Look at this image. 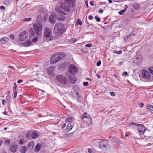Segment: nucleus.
Returning a JSON list of instances; mask_svg holds the SVG:
<instances>
[{
    "label": "nucleus",
    "instance_id": "obj_1",
    "mask_svg": "<svg viewBox=\"0 0 153 153\" xmlns=\"http://www.w3.org/2000/svg\"><path fill=\"white\" fill-rule=\"evenodd\" d=\"M75 5V0H64L59 5V8L65 12H69Z\"/></svg>",
    "mask_w": 153,
    "mask_h": 153
},
{
    "label": "nucleus",
    "instance_id": "obj_2",
    "mask_svg": "<svg viewBox=\"0 0 153 153\" xmlns=\"http://www.w3.org/2000/svg\"><path fill=\"white\" fill-rule=\"evenodd\" d=\"M65 31L64 25L62 23L57 22L56 23L53 30L55 34H60Z\"/></svg>",
    "mask_w": 153,
    "mask_h": 153
},
{
    "label": "nucleus",
    "instance_id": "obj_3",
    "mask_svg": "<svg viewBox=\"0 0 153 153\" xmlns=\"http://www.w3.org/2000/svg\"><path fill=\"white\" fill-rule=\"evenodd\" d=\"M56 79L57 82L61 85L66 84L68 82L67 78L62 75H58L56 77Z\"/></svg>",
    "mask_w": 153,
    "mask_h": 153
},
{
    "label": "nucleus",
    "instance_id": "obj_4",
    "mask_svg": "<svg viewBox=\"0 0 153 153\" xmlns=\"http://www.w3.org/2000/svg\"><path fill=\"white\" fill-rule=\"evenodd\" d=\"M44 36L48 40L53 39V37L52 35V32L50 29L45 27L44 31Z\"/></svg>",
    "mask_w": 153,
    "mask_h": 153
},
{
    "label": "nucleus",
    "instance_id": "obj_5",
    "mask_svg": "<svg viewBox=\"0 0 153 153\" xmlns=\"http://www.w3.org/2000/svg\"><path fill=\"white\" fill-rule=\"evenodd\" d=\"M39 136V134L35 131L28 132L26 134V137L27 139H35Z\"/></svg>",
    "mask_w": 153,
    "mask_h": 153
},
{
    "label": "nucleus",
    "instance_id": "obj_6",
    "mask_svg": "<svg viewBox=\"0 0 153 153\" xmlns=\"http://www.w3.org/2000/svg\"><path fill=\"white\" fill-rule=\"evenodd\" d=\"M33 29L37 35H40L42 32V26L39 23H36L33 25Z\"/></svg>",
    "mask_w": 153,
    "mask_h": 153
},
{
    "label": "nucleus",
    "instance_id": "obj_7",
    "mask_svg": "<svg viewBox=\"0 0 153 153\" xmlns=\"http://www.w3.org/2000/svg\"><path fill=\"white\" fill-rule=\"evenodd\" d=\"M137 129L140 135H143L146 130V128L142 125L138 124Z\"/></svg>",
    "mask_w": 153,
    "mask_h": 153
},
{
    "label": "nucleus",
    "instance_id": "obj_8",
    "mask_svg": "<svg viewBox=\"0 0 153 153\" xmlns=\"http://www.w3.org/2000/svg\"><path fill=\"white\" fill-rule=\"evenodd\" d=\"M78 71L77 68L73 64H71L69 67L68 72L69 73L73 74L77 73Z\"/></svg>",
    "mask_w": 153,
    "mask_h": 153
},
{
    "label": "nucleus",
    "instance_id": "obj_9",
    "mask_svg": "<svg viewBox=\"0 0 153 153\" xmlns=\"http://www.w3.org/2000/svg\"><path fill=\"white\" fill-rule=\"evenodd\" d=\"M141 74L142 77L145 79H148L151 77V75L149 72L146 70H143Z\"/></svg>",
    "mask_w": 153,
    "mask_h": 153
},
{
    "label": "nucleus",
    "instance_id": "obj_10",
    "mask_svg": "<svg viewBox=\"0 0 153 153\" xmlns=\"http://www.w3.org/2000/svg\"><path fill=\"white\" fill-rule=\"evenodd\" d=\"M59 14V16L58 17V20L59 21H63L65 20V18L64 15H66V13L62 11L58 10L57 11Z\"/></svg>",
    "mask_w": 153,
    "mask_h": 153
},
{
    "label": "nucleus",
    "instance_id": "obj_11",
    "mask_svg": "<svg viewBox=\"0 0 153 153\" xmlns=\"http://www.w3.org/2000/svg\"><path fill=\"white\" fill-rule=\"evenodd\" d=\"M58 56L57 53L54 54L52 56L50 60L51 63L54 64L60 61Z\"/></svg>",
    "mask_w": 153,
    "mask_h": 153
},
{
    "label": "nucleus",
    "instance_id": "obj_12",
    "mask_svg": "<svg viewBox=\"0 0 153 153\" xmlns=\"http://www.w3.org/2000/svg\"><path fill=\"white\" fill-rule=\"evenodd\" d=\"M28 36V33L26 31H24L21 32L19 35V38L20 40L23 41L25 40Z\"/></svg>",
    "mask_w": 153,
    "mask_h": 153
},
{
    "label": "nucleus",
    "instance_id": "obj_13",
    "mask_svg": "<svg viewBox=\"0 0 153 153\" xmlns=\"http://www.w3.org/2000/svg\"><path fill=\"white\" fill-rule=\"evenodd\" d=\"M55 68L54 67H50L47 69V72L48 74L50 76H53V71L54 70Z\"/></svg>",
    "mask_w": 153,
    "mask_h": 153
},
{
    "label": "nucleus",
    "instance_id": "obj_14",
    "mask_svg": "<svg viewBox=\"0 0 153 153\" xmlns=\"http://www.w3.org/2000/svg\"><path fill=\"white\" fill-rule=\"evenodd\" d=\"M107 145L108 144L105 141L100 142L99 144L100 147L102 149H106Z\"/></svg>",
    "mask_w": 153,
    "mask_h": 153
},
{
    "label": "nucleus",
    "instance_id": "obj_15",
    "mask_svg": "<svg viewBox=\"0 0 153 153\" xmlns=\"http://www.w3.org/2000/svg\"><path fill=\"white\" fill-rule=\"evenodd\" d=\"M55 15L54 14H52L49 16V22L51 23L54 24L56 22Z\"/></svg>",
    "mask_w": 153,
    "mask_h": 153
},
{
    "label": "nucleus",
    "instance_id": "obj_16",
    "mask_svg": "<svg viewBox=\"0 0 153 153\" xmlns=\"http://www.w3.org/2000/svg\"><path fill=\"white\" fill-rule=\"evenodd\" d=\"M74 126V124L73 123H69L66 128V131H69L71 130Z\"/></svg>",
    "mask_w": 153,
    "mask_h": 153
},
{
    "label": "nucleus",
    "instance_id": "obj_17",
    "mask_svg": "<svg viewBox=\"0 0 153 153\" xmlns=\"http://www.w3.org/2000/svg\"><path fill=\"white\" fill-rule=\"evenodd\" d=\"M32 42L29 40H27L23 43V46L25 47H27L32 45Z\"/></svg>",
    "mask_w": 153,
    "mask_h": 153
},
{
    "label": "nucleus",
    "instance_id": "obj_18",
    "mask_svg": "<svg viewBox=\"0 0 153 153\" xmlns=\"http://www.w3.org/2000/svg\"><path fill=\"white\" fill-rule=\"evenodd\" d=\"M109 140L113 142H114L118 143H120V141H119L116 138L114 137L111 136L109 137Z\"/></svg>",
    "mask_w": 153,
    "mask_h": 153
},
{
    "label": "nucleus",
    "instance_id": "obj_19",
    "mask_svg": "<svg viewBox=\"0 0 153 153\" xmlns=\"http://www.w3.org/2000/svg\"><path fill=\"white\" fill-rule=\"evenodd\" d=\"M9 40V39L6 37H4L0 39V42L2 44H5Z\"/></svg>",
    "mask_w": 153,
    "mask_h": 153
},
{
    "label": "nucleus",
    "instance_id": "obj_20",
    "mask_svg": "<svg viewBox=\"0 0 153 153\" xmlns=\"http://www.w3.org/2000/svg\"><path fill=\"white\" fill-rule=\"evenodd\" d=\"M59 56V58L60 60L61 59L64 58L66 57V55L64 53L59 52L56 53Z\"/></svg>",
    "mask_w": 153,
    "mask_h": 153
},
{
    "label": "nucleus",
    "instance_id": "obj_21",
    "mask_svg": "<svg viewBox=\"0 0 153 153\" xmlns=\"http://www.w3.org/2000/svg\"><path fill=\"white\" fill-rule=\"evenodd\" d=\"M27 147L28 149L31 150L34 146V143L33 141H30L27 144Z\"/></svg>",
    "mask_w": 153,
    "mask_h": 153
},
{
    "label": "nucleus",
    "instance_id": "obj_22",
    "mask_svg": "<svg viewBox=\"0 0 153 153\" xmlns=\"http://www.w3.org/2000/svg\"><path fill=\"white\" fill-rule=\"evenodd\" d=\"M100 142L98 139H95L93 140L91 142V143L94 146H97L98 144H99Z\"/></svg>",
    "mask_w": 153,
    "mask_h": 153
},
{
    "label": "nucleus",
    "instance_id": "obj_23",
    "mask_svg": "<svg viewBox=\"0 0 153 153\" xmlns=\"http://www.w3.org/2000/svg\"><path fill=\"white\" fill-rule=\"evenodd\" d=\"M42 145L40 143H38L35 148V151L36 152L39 151L41 149Z\"/></svg>",
    "mask_w": 153,
    "mask_h": 153
},
{
    "label": "nucleus",
    "instance_id": "obj_24",
    "mask_svg": "<svg viewBox=\"0 0 153 153\" xmlns=\"http://www.w3.org/2000/svg\"><path fill=\"white\" fill-rule=\"evenodd\" d=\"M69 81L71 83H74L76 82V79L74 77H71V76H70L69 78Z\"/></svg>",
    "mask_w": 153,
    "mask_h": 153
},
{
    "label": "nucleus",
    "instance_id": "obj_25",
    "mask_svg": "<svg viewBox=\"0 0 153 153\" xmlns=\"http://www.w3.org/2000/svg\"><path fill=\"white\" fill-rule=\"evenodd\" d=\"M74 118L73 117H70L65 120V121L66 122L69 123L74 121Z\"/></svg>",
    "mask_w": 153,
    "mask_h": 153
},
{
    "label": "nucleus",
    "instance_id": "obj_26",
    "mask_svg": "<svg viewBox=\"0 0 153 153\" xmlns=\"http://www.w3.org/2000/svg\"><path fill=\"white\" fill-rule=\"evenodd\" d=\"M17 148V147L16 145L10 147V150L12 152H16Z\"/></svg>",
    "mask_w": 153,
    "mask_h": 153
},
{
    "label": "nucleus",
    "instance_id": "obj_27",
    "mask_svg": "<svg viewBox=\"0 0 153 153\" xmlns=\"http://www.w3.org/2000/svg\"><path fill=\"white\" fill-rule=\"evenodd\" d=\"M12 2V0H4V4L5 5L8 6Z\"/></svg>",
    "mask_w": 153,
    "mask_h": 153
},
{
    "label": "nucleus",
    "instance_id": "obj_28",
    "mask_svg": "<svg viewBox=\"0 0 153 153\" xmlns=\"http://www.w3.org/2000/svg\"><path fill=\"white\" fill-rule=\"evenodd\" d=\"M76 99L77 101L79 103H82L83 100V98L79 95H78Z\"/></svg>",
    "mask_w": 153,
    "mask_h": 153
},
{
    "label": "nucleus",
    "instance_id": "obj_29",
    "mask_svg": "<svg viewBox=\"0 0 153 153\" xmlns=\"http://www.w3.org/2000/svg\"><path fill=\"white\" fill-rule=\"evenodd\" d=\"M27 148L26 146H23L21 147L20 149V152L22 153H24L27 150Z\"/></svg>",
    "mask_w": 153,
    "mask_h": 153
},
{
    "label": "nucleus",
    "instance_id": "obj_30",
    "mask_svg": "<svg viewBox=\"0 0 153 153\" xmlns=\"http://www.w3.org/2000/svg\"><path fill=\"white\" fill-rule=\"evenodd\" d=\"M132 7L134 8L136 10H138L140 8V5L136 3H134L133 4Z\"/></svg>",
    "mask_w": 153,
    "mask_h": 153
},
{
    "label": "nucleus",
    "instance_id": "obj_31",
    "mask_svg": "<svg viewBox=\"0 0 153 153\" xmlns=\"http://www.w3.org/2000/svg\"><path fill=\"white\" fill-rule=\"evenodd\" d=\"M35 31L32 28H30V36H33L35 35Z\"/></svg>",
    "mask_w": 153,
    "mask_h": 153
},
{
    "label": "nucleus",
    "instance_id": "obj_32",
    "mask_svg": "<svg viewBox=\"0 0 153 153\" xmlns=\"http://www.w3.org/2000/svg\"><path fill=\"white\" fill-rule=\"evenodd\" d=\"M136 59L138 63L141 62L142 61V57L140 55H137L136 57Z\"/></svg>",
    "mask_w": 153,
    "mask_h": 153
},
{
    "label": "nucleus",
    "instance_id": "obj_33",
    "mask_svg": "<svg viewBox=\"0 0 153 153\" xmlns=\"http://www.w3.org/2000/svg\"><path fill=\"white\" fill-rule=\"evenodd\" d=\"M146 108L150 111H153V105H148Z\"/></svg>",
    "mask_w": 153,
    "mask_h": 153
},
{
    "label": "nucleus",
    "instance_id": "obj_34",
    "mask_svg": "<svg viewBox=\"0 0 153 153\" xmlns=\"http://www.w3.org/2000/svg\"><path fill=\"white\" fill-rule=\"evenodd\" d=\"M77 41L76 39L75 38H72L69 40V42L70 43H73Z\"/></svg>",
    "mask_w": 153,
    "mask_h": 153
},
{
    "label": "nucleus",
    "instance_id": "obj_35",
    "mask_svg": "<svg viewBox=\"0 0 153 153\" xmlns=\"http://www.w3.org/2000/svg\"><path fill=\"white\" fill-rule=\"evenodd\" d=\"M126 10V8H125L124 10H122L121 11H119L118 13L120 15H122L125 12Z\"/></svg>",
    "mask_w": 153,
    "mask_h": 153
},
{
    "label": "nucleus",
    "instance_id": "obj_36",
    "mask_svg": "<svg viewBox=\"0 0 153 153\" xmlns=\"http://www.w3.org/2000/svg\"><path fill=\"white\" fill-rule=\"evenodd\" d=\"M89 117V115L87 113H85L83 115L82 117H83V118H88Z\"/></svg>",
    "mask_w": 153,
    "mask_h": 153
},
{
    "label": "nucleus",
    "instance_id": "obj_37",
    "mask_svg": "<svg viewBox=\"0 0 153 153\" xmlns=\"http://www.w3.org/2000/svg\"><path fill=\"white\" fill-rule=\"evenodd\" d=\"M137 125L138 124H137L136 123L133 122H131L128 123V126H137Z\"/></svg>",
    "mask_w": 153,
    "mask_h": 153
},
{
    "label": "nucleus",
    "instance_id": "obj_38",
    "mask_svg": "<svg viewBox=\"0 0 153 153\" xmlns=\"http://www.w3.org/2000/svg\"><path fill=\"white\" fill-rule=\"evenodd\" d=\"M149 70L150 73L152 75H153V67L149 68Z\"/></svg>",
    "mask_w": 153,
    "mask_h": 153
},
{
    "label": "nucleus",
    "instance_id": "obj_39",
    "mask_svg": "<svg viewBox=\"0 0 153 153\" xmlns=\"http://www.w3.org/2000/svg\"><path fill=\"white\" fill-rule=\"evenodd\" d=\"M32 40L33 42H36L38 40V38L36 37H35L32 39Z\"/></svg>",
    "mask_w": 153,
    "mask_h": 153
},
{
    "label": "nucleus",
    "instance_id": "obj_40",
    "mask_svg": "<svg viewBox=\"0 0 153 153\" xmlns=\"http://www.w3.org/2000/svg\"><path fill=\"white\" fill-rule=\"evenodd\" d=\"M13 96L14 98H16L17 96V92L16 90H13Z\"/></svg>",
    "mask_w": 153,
    "mask_h": 153
},
{
    "label": "nucleus",
    "instance_id": "obj_41",
    "mask_svg": "<svg viewBox=\"0 0 153 153\" xmlns=\"http://www.w3.org/2000/svg\"><path fill=\"white\" fill-rule=\"evenodd\" d=\"M24 143V141L23 139H20L19 141V143L20 144H22Z\"/></svg>",
    "mask_w": 153,
    "mask_h": 153
},
{
    "label": "nucleus",
    "instance_id": "obj_42",
    "mask_svg": "<svg viewBox=\"0 0 153 153\" xmlns=\"http://www.w3.org/2000/svg\"><path fill=\"white\" fill-rule=\"evenodd\" d=\"M92 45L91 44V43H90L89 44H87L85 45V47H88V48L91 47H92Z\"/></svg>",
    "mask_w": 153,
    "mask_h": 153
},
{
    "label": "nucleus",
    "instance_id": "obj_43",
    "mask_svg": "<svg viewBox=\"0 0 153 153\" xmlns=\"http://www.w3.org/2000/svg\"><path fill=\"white\" fill-rule=\"evenodd\" d=\"M77 22L79 25H82V22L80 20L78 19L77 20Z\"/></svg>",
    "mask_w": 153,
    "mask_h": 153
},
{
    "label": "nucleus",
    "instance_id": "obj_44",
    "mask_svg": "<svg viewBox=\"0 0 153 153\" xmlns=\"http://www.w3.org/2000/svg\"><path fill=\"white\" fill-rule=\"evenodd\" d=\"M31 19V18H25L24 21H30Z\"/></svg>",
    "mask_w": 153,
    "mask_h": 153
},
{
    "label": "nucleus",
    "instance_id": "obj_45",
    "mask_svg": "<svg viewBox=\"0 0 153 153\" xmlns=\"http://www.w3.org/2000/svg\"><path fill=\"white\" fill-rule=\"evenodd\" d=\"M95 19L96 20V21L98 22H99L100 21V18L98 17L97 16L95 17Z\"/></svg>",
    "mask_w": 153,
    "mask_h": 153
},
{
    "label": "nucleus",
    "instance_id": "obj_46",
    "mask_svg": "<svg viewBox=\"0 0 153 153\" xmlns=\"http://www.w3.org/2000/svg\"><path fill=\"white\" fill-rule=\"evenodd\" d=\"M88 82H83V85L84 86H87L88 85Z\"/></svg>",
    "mask_w": 153,
    "mask_h": 153
},
{
    "label": "nucleus",
    "instance_id": "obj_47",
    "mask_svg": "<svg viewBox=\"0 0 153 153\" xmlns=\"http://www.w3.org/2000/svg\"><path fill=\"white\" fill-rule=\"evenodd\" d=\"M101 64V62L100 61H99L97 63V65L98 66H100Z\"/></svg>",
    "mask_w": 153,
    "mask_h": 153
},
{
    "label": "nucleus",
    "instance_id": "obj_48",
    "mask_svg": "<svg viewBox=\"0 0 153 153\" xmlns=\"http://www.w3.org/2000/svg\"><path fill=\"white\" fill-rule=\"evenodd\" d=\"M127 74V72L126 71H125L123 73L122 75L125 76Z\"/></svg>",
    "mask_w": 153,
    "mask_h": 153
},
{
    "label": "nucleus",
    "instance_id": "obj_49",
    "mask_svg": "<svg viewBox=\"0 0 153 153\" xmlns=\"http://www.w3.org/2000/svg\"><path fill=\"white\" fill-rule=\"evenodd\" d=\"M110 95L112 97H114L115 95V93L114 92H111L110 93Z\"/></svg>",
    "mask_w": 153,
    "mask_h": 153
},
{
    "label": "nucleus",
    "instance_id": "obj_50",
    "mask_svg": "<svg viewBox=\"0 0 153 153\" xmlns=\"http://www.w3.org/2000/svg\"><path fill=\"white\" fill-rule=\"evenodd\" d=\"M10 141L8 140H6L5 141V143L9 145L10 144Z\"/></svg>",
    "mask_w": 153,
    "mask_h": 153
},
{
    "label": "nucleus",
    "instance_id": "obj_51",
    "mask_svg": "<svg viewBox=\"0 0 153 153\" xmlns=\"http://www.w3.org/2000/svg\"><path fill=\"white\" fill-rule=\"evenodd\" d=\"M144 105V104L142 102H141L139 104V106L140 107H142Z\"/></svg>",
    "mask_w": 153,
    "mask_h": 153
},
{
    "label": "nucleus",
    "instance_id": "obj_52",
    "mask_svg": "<svg viewBox=\"0 0 153 153\" xmlns=\"http://www.w3.org/2000/svg\"><path fill=\"white\" fill-rule=\"evenodd\" d=\"M6 102H7L4 100H2V104L3 105H5V103H6Z\"/></svg>",
    "mask_w": 153,
    "mask_h": 153
},
{
    "label": "nucleus",
    "instance_id": "obj_53",
    "mask_svg": "<svg viewBox=\"0 0 153 153\" xmlns=\"http://www.w3.org/2000/svg\"><path fill=\"white\" fill-rule=\"evenodd\" d=\"M14 84L15 85V86H13V90H16L17 86L16 85V84L15 83H14Z\"/></svg>",
    "mask_w": 153,
    "mask_h": 153
},
{
    "label": "nucleus",
    "instance_id": "obj_54",
    "mask_svg": "<svg viewBox=\"0 0 153 153\" xmlns=\"http://www.w3.org/2000/svg\"><path fill=\"white\" fill-rule=\"evenodd\" d=\"M10 38L12 39H14V36L13 35H11L10 36Z\"/></svg>",
    "mask_w": 153,
    "mask_h": 153
},
{
    "label": "nucleus",
    "instance_id": "obj_55",
    "mask_svg": "<svg viewBox=\"0 0 153 153\" xmlns=\"http://www.w3.org/2000/svg\"><path fill=\"white\" fill-rule=\"evenodd\" d=\"M116 53L117 54H120L122 52L121 51H116Z\"/></svg>",
    "mask_w": 153,
    "mask_h": 153
},
{
    "label": "nucleus",
    "instance_id": "obj_56",
    "mask_svg": "<svg viewBox=\"0 0 153 153\" xmlns=\"http://www.w3.org/2000/svg\"><path fill=\"white\" fill-rule=\"evenodd\" d=\"M88 152L89 153H91L93 152V150L90 149H88Z\"/></svg>",
    "mask_w": 153,
    "mask_h": 153
},
{
    "label": "nucleus",
    "instance_id": "obj_57",
    "mask_svg": "<svg viewBox=\"0 0 153 153\" xmlns=\"http://www.w3.org/2000/svg\"><path fill=\"white\" fill-rule=\"evenodd\" d=\"M66 126V124H62L61 125V127L62 128H64Z\"/></svg>",
    "mask_w": 153,
    "mask_h": 153
},
{
    "label": "nucleus",
    "instance_id": "obj_58",
    "mask_svg": "<svg viewBox=\"0 0 153 153\" xmlns=\"http://www.w3.org/2000/svg\"><path fill=\"white\" fill-rule=\"evenodd\" d=\"M0 9H1L2 10H3L5 9V7L4 6H0Z\"/></svg>",
    "mask_w": 153,
    "mask_h": 153
},
{
    "label": "nucleus",
    "instance_id": "obj_59",
    "mask_svg": "<svg viewBox=\"0 0 153 153\" xmlns=\"http://www.w3.org/2000/svg\"><path fill=\"white\" fill-rule=\"evenodd\" d=\"M93 17L91 15H90L88 17V19L90 20H92Z\"/></svg>",
    "mask_w": 153,
    "mask_h": 153
},
{
    "label": "nucleus",
    "instance_id": "obj_60",
    "mask_svg": "<svg viewBox=\"0 0 153 153\" xmlns=\"http://www.w3.org/2000/svg\"><path fill=\"white\" fill-rule=\"evenodd\" d=\"M98 12L100 13H102L103 12V10L102 9H100L98 10Z\"/></svg>",
    "mask_w": 153,
    "mask_h": 153
},
{
    "label": "nucleus",
    "instance_id": "obj_61",
    "mask_svg": "<svg viewBox=\"0 0 153 153\" xmlns=\"http://www.w3.org/2000/svg\"><path fill=\"white\" fill-rule=\"evenodd\" d=\"M23 82V80L22 79H19L17 81V83H20L22 82Z\"/></svg>",
    "mask_w": 153,
    "mask_h": 153
},
{
    "label": "nucleus",
    "instance_id": "obj_62",
    "mask_svg": "<svg viewBox=\"0 0 153 153\" xmlns=\"http://www.w3.org/2000/svg\"><path fill=\"white\" fill-rule=\"evenodd\" d=\"M3 114L4 115H7V112H6V111H4L3 112Z\"/></svg>",
    "mask_w": 153,
    "mask_h": 153
},
{
    "label": "nucleus",
    "instance_id": "obj_63",
    "mask_svg": "<svg viewBox=\"0 0 153 153\" xmlns=\"http://www.w3.org/2000/svg\"><path fill=\"white\" fill-rule=\"evenodd\" d=\"M134 34H132V33H131V34L130 36H129V37H132V36H134Z\"/></svg>",
    "mask_w": 153,
    "mask_h": 153
},
{
    "label": "nucleus",
    "instance_id": "obj_64",
    "mask_svg": "<svg viewBox=\"0 0 153 153\" xmlns=\"http://www.w3.org/2000/svg\"><path fill=\"white\" fill-rule=\"evenodd\" d=\"M90 4L91 6H93L94 5V4L92 2H90Z\"/></svg>",
    "mask_w": 153,
    "mask_h": 153
}]
</instances>
